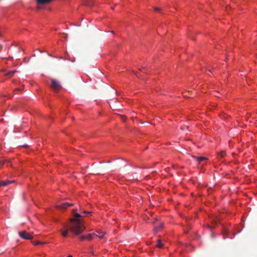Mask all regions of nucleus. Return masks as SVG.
<instances>
[{
	"label": "nucleus",
	"instance_id": "f257e3e1",
	"mask_svg": "<svg viewBox=\"0 0 257 257\" xmlns=\"http://www.w3.org/2000/svg\"><path fill=\"white\" fill-rule=\"evenodd\" d=\"M84 216L80 213H74V218L70 219V224H64V229H61L60 231L63 237H67L68 235L69 230L73 234L78 235L83 232L85 227L83 223L82 218Z\"/></svg>",
	"mask_w": 257,
	"mask_h": 257
},
{
	"label": "nucleus",
	"instance_id": "f03ea898",
	"mask_svg": "<svg viewBox=\"0 0 257 257\" xmlns=\"http://www.w3.org/2000/svg\"><path fill=\"white\" fill-rule=\"evenodd\" d=\"M51 87L55 91H59L62 88L60 82L55 79H51Z\"/></svg>",
	"mask_w": 257,
	"mask_h": 257
},
{
	"label": "nucleus",
	"instance_id": "7ed1b4c3",
	"mask_svg": "<svg viewBox=\"0 0 257 257\" xmlns=\"http://www.w3.org/2000/svg\"><path fill=\"white\" fill-rule=\"evenodd\" d=\"M19 235L22 238L25 239H31L33 238L32 234L26 231H20L19 232Z\"/></svg>",
	"mask_w": 257,
	"mask_h": 257
},
{
	"label": "nucleus",
	"instance_id": "20e7f679",
	"mask_svg": "<svg viewBox=\"0 0 257 257\" xmlns=\"http://www.w3.org/2000/svg\"><path fill=\"white\" fill-rule=\"evenodd\" d=\"M73 205V204H72V203H62L61 205H57V207L58 208L64 209L65 208H67L68 207L72 206Z\"/></svg>",
	"mask_w": 257,
	"mask_h": 257
},
{
	"label": "nucleus",
	"instance_id": "39448f33",
	"mask_svg": "<svg viewBox=\"0 0 257 257\" xmlns=\"http://www.w3.org/2000/svg\"><path fill=\"white\" fill-rule=\"evenodd\" d=\"M192 157L196 159L197 161L200 164L204 161L207 160V158L204 157H195L193 156Z\"/></svg>",
	"mask_w": 257,
	"mask_h": 257
},
{
	"label": "nucleus",
	"instance_id": "423d86ee",
	"mask_svg": "<svg viewBox=\"0 0 257 257\" xmlns=\"http://www.w3.org/2000/svg\"><path fill=\"white\" fill-rule=\"evenodd\" d=\"M14 181H2L0 182V186H6L12 183Z\"/></svg>",
	"mask_w": 257,
	"mask_h": 257
},
{
	"label": "nucleus",
	"instance_id": "0eeeda50",
	"mask_svg": "<svg viewBox=\"0 0 257 257\" xmlns=\"http://www.w3.org/2000/svg\"><path fill=\"white\" fill-rule=\"evenodd\" d=\"M37 3L40 5H45L49 3L53 0H36Z\"/></svg>",
	"mask_w": 257,
	"mask_h": 257
},
{
	"label": "nucleus",
	"instance_id": "6e6552de",
	"mask_svg": "<svg viewBox=\"0 0 257 257\" xmlns=\"http://www.w3.org/2000/svg\"><path fill=\"white\" fill-rule=\"evenodd\" d=\"M98 234H96V236L99 238H102L105 234V232L102 231H96Z\"/></svg>",
	"mask_w": 257,
	"mask_h": 257
},
{
	"label": "nucleus",
	"instance_id": "1a4fd4ad",
	"mask_svg": "<svg viewBox=\"0 0 257 257\" xmlns=\"http://www.w3.org/2000/svg\"><path fill=\"white\" fill-rule=\"evenodd\" d=\"M162 228H163V224H161L159 226H158L157 227H156L154 228V232H155V233H156L157 232H158L159 231L161 230Z\"/></svg>",
	"mask_w": 257,
	"mask_h": 257
},
{
	"label": "nucleus",
	"instance_id": "9d476101",
	"mask_svg": "<svg viewBox=\"0 0 257 257\" xmlns=\"http://www.w3.org/2000/svg\"><path fill=\"white\" fill-rule=\"evenodd\" d=\"M16 72V71H9L8 72H7V73H6V75L7 76H9V77H11Z\"/></svg>",
	"mask_w": 257,
	"mask_h": 257
},
{
	"label": "nucleus",
	"instance_id": "9b49d317",
	"mask_svg": "<svg viewBox=\"0 0 257 257\" xmlns=\"http://www.w3.org/2000/svg\"><path fill=\"white\" fill-rule=\"evenodd\" d=\"M226 155L225 152L221 151L218 154V157L223 158Z\"/></svg>",
	"mask_w": 257,
	"mask_h": 257
},
{
	"label": "nucleus",
	"instance_id": "f8f14e48",
	"mask_svg": "<svg viewBox=\"0 0 257 257\" xmlns=\"http://www.w3.org/2000/svg\"><path fill=\"white\" fill-rule=\"evenodd\" d=\"M163 244L161 242V240L159 239L157 241V247L159 248H162Z\"/></svg>",
	"mask_w": 257,
	"mask_h": 257
},
{
	"label": "nucleus",
	"instance_id": "ddd939ff",
	"mask_svg": "<svg viewBox=\"0 0 257 257\" xmlns=\"http://www.w3.org/2000/svg\"><path fill=\"white\" fill-rule=\"evenodd\" d=\"M92 239V234H88L86 236V239L89 240V241H90Z\"/></svg>",
	"mask_w": 257,
	"mask_h": 257
},
{
	"label": "nucleus",
	"instance_id": "4468645a",
	"mask_svg": "<svg viewBox=\"0 0 257 257\" xmlns=\"http://www.w3.org/2000/svg\"><path fill=\"white\" fill-rule=\"evenodd\" d=\"M32 243L35 245H39V244H44L45 243V242H40V241H33Z\"/></svg>",
	"mask_w": 257,
	"mask_h": 257
},
{
	"label": "nucleus",
	"instance_id": "2eb2a0df",
	"mask_svg": "<svg viewBox=\"0 0 257 257\" xmlns=\"http://www.w3.org/2000/svg\"><path fill=\"white\" fill-rule=\"evenodd\" d=\"M10 162H11V160H5V161H0V164L1 165H3L5 163V162L9 163Z\"/></svg>",
	"mask_w": 257,
	"mask_h": 257
},
{
	"label": "nucleus",
	"instance_id": "dca6fc26",
	"mask_svg": "<svg viewBox=\"0 0 257 257\" xmlns=\"http://www.w3.org/2000/svg\"><path fill=\"white\" fill-rule=\"evenodd\" d=\"M79 238L80 240L83 241L84 240L86 239V236H84V235L81 236L79 237Z\"/></svg>",
	"mask_w": 257,
	"mask_h": 257
},
{
	"label": "nucleus",
	"instance_id": "f3484780",
	"mask_svg": "<svg viewBox=\"0 0 257 257\" xmlns=\"http://www.w3.org/2000/svg\"><path fill=\"white\" fill-rule=\"evenodd\" d=\"M146 70L145 67H142V68L140 69V70L142 71L143 73H145V70Z\"/></svg>",
	"mask_w": 257,
	"mask_h": 257
},
{
	"label": "nucleus",
	"instance_id": "a211bd4d",
	"mask_svg": "<svg viewBox=\"0 0 257 257\" xmlns=\"http://www.w3.org/2000/svg\"><path fill=\"white\" fill-rule=\"evenodd\" d=\"M121 119L122 121H125V117L124 116L120 115Z\"/></svg>",
	"mask_w": 257,
	"mask_h": 257
},
{
	"label": "nucleus",
	"instance_id": "6ab92c4d",
	"mask_svg": "<svg viewBox=\"0 0 257 257\" xmlns=\"http://www.w3.org/2000/svg\"><path fill=\"white\" fill-rule=\"evenodd\" d=\"M93 249V247L92 246H91L90 247V252H91L92 253V254H94L93 251H92V250Z\"/></svg>",
	"mask_w": 257,
	"mask_h": 257
},
{
	"label": "nucleus",
	"instance_id": "aec40b11",
	"mask_svg": "<svg viewBox=\"0 0 257 257\" xmlns=\"http://www.w3.org/2000/svg\"><path fill=\"white\" fill-rule=\"evenodd\" d=\"M84 213L86 214H91V212H90V211H84L83 212Z\"/></svg>",
	"mask_w": 257,
	"mask_h": 257
},
{
	"label": "nucleus",
	"instance_id": "412c9836",
	"mask_svg": "<svg viewBox=\"0 0 257 257\" xmlns=\"http://www.w3.org/2000/svg\"><path fill=\"white\" fill-rule=\"evenodd\" d=\"M20 88H18V89H15V91H20Z\"/></svg>",
	"mask_w": 257,
	"mask_h": 257
},
{
	"label": "nucleus",
	"instance_id": "4be33fe9",
	"mask_svg": "<svg viewBox=\"0 0 257 257\" xmlns=\"http://www.w3.org/2000/svg\"><path fill=\"white\" fill-rule=\"evenodd\" d=\"M155 11H159V9H158V8H156V9H155Z\"/></svg>",
	"mask_w": 257,
	"mask_h": 257
},
{
	"label": "nucleus",
	"instance_id": "5701e85b",
	"mask_svg": "<svg viewBox=\"0 0 257 257\" xmlns=\"http://www.w3.org/2000/svg\"><path fill=\"white\" fill-rule=\"evenodd\" d=\"M23 147H28V145H23Z\"/></svg>",
	"mask_w": 257,
	"mask_h": 257
},
{
	"label": "nucleus",
	"instance_id": "b1692460",
	"mask_svg": "<svg viewBox=\"0 0 257 257\" xmlns=\"http://www.w3.org/2000/svg\"><path fill=\"white\" fill-rule=\"evenodd\" d=\"M68 257H73V256L72 255H69L68 256Z\"/></svg>",
	"mask_w": 257,
	"mask_h": 257
},
{
	"label": "nucleus",
	"instance_id": "393cba45",
	"mask_svg": "<svg viewBox=\"0 0 257 257\" xmlns=\"http://www.w3.org/2000/svg\"><path fill=\"white\" fill-rule=\"evenodd\" d=\"M152 223H155V221H153Z\"/></svg>",
	"mask_w": 257,
	"mask_h": 257
}]
</instances>
